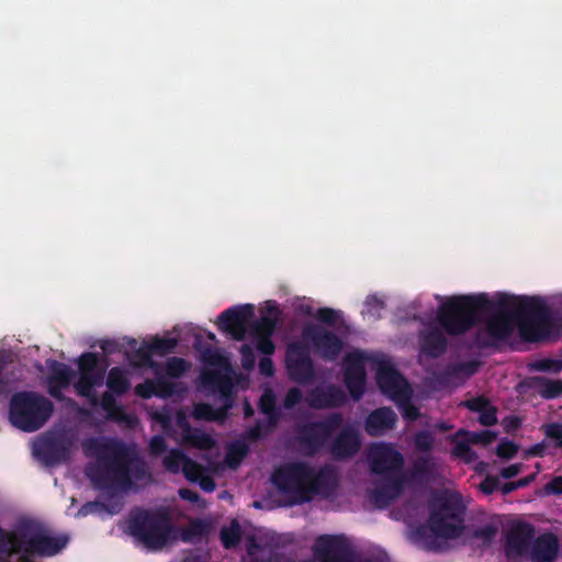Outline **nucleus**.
<instances>
[{"instance_id":"f257e3e1","label":"nucleus","mask_w":562,"mask_h":562,"mask_svg":"<svg viewBox=\"0 0 562 562\" xmlns=\"http://www.w3.org/2000/svg\"><path fill=\"white\" fill-rule=\"evenodd\" d=\"M486 317L484 328L474 336L481 349L506 341L517 324L522 340L528 342L548 338L558 325L551 308L536 296L510 297L501 294L492 300L486 293L454 295L438 307V324L449 336H461Z\"/></svg>"},{"instance_id":"e433bc0d","label":"nucleus","mask_w":562,"mask_h":562,"mask_svg":"<svg viewBox=\"0 0 562 562\" xmlns=\"http://www.w3.org/2000/svg\"><path fill=\"white\" fill-rule=\"evenodd\" d=\"M191 364L183 358L171 357L167 360L165 366L166 375L171 379H179L184 375Z\"/></svg>"},{"instance_id":"473e14b6","label":"nucleus","mask_w":562,"mask_h":562,"mask_svg":"<svg viewBox=\"0 0 562 562\" xmlns=\"http://www.w3.org/2000/svg\"><path fill=\"white\" fill-rule=\"evenodd\" d=\"M49 370L50 374L48 376V383L57 382L60 383L61 386H69L72 378V371L67 364L52 360Z\"/></svg>"},{"instance_id":"79ce46f5","label":"nucleus","mask_w":562,"mask_h":562,"mask_svg":"<svg viewBox=\"0 0 562 562\" xmlns=\"http://www.w3.org/2000/svg\"><path fill=\"white\" fill-rule=\"evenodd\" d=\"M314 317L327 326H335L341 319L342 314L340 311L331 307H319L315 312Z\"/></svg>"},{"instance_id":"774afa93","label":"nucleus","mask_w":562,"mask_h":562,"mask_svg":"<svg viewBox=\"0 0 562 562\" xmlns=\"http://www.w3.org/2000/svg\"><path fill=\"white\" fill-rule=\"evenodd\" d=\"M544 490L548 494L561 495L562 494V476H554L549 481Z\"/></svg>"},{"instance_id":"c03bdc74","label":"nucleus","mask_w":562,"mask_h":562,"mask_svg":"<svg viewBox=\"0 0 562 562\" xmlns=\"http://www.w3.org/2000/svg\"><path fill=\"white\" fill-rule=\"evenodd\" d=\"M472 442L469 441V437H465V440L457 441L454 447L452 448V454L457 458H461L467 462H471L476 458L475 452L470 447Z\"/></svg>"},{"instance_id":"e2e57ef3","label":"nucleus","mask_w":562,"mask_h":562,"mask_svg":"<svg viewBox=\"0 0 562 562\" xmlns=\"http://www.w3.org/2000/svg\"><path fill=\"white\" fill-rule=\"evenodd\" d=\"M499 487V480L496 476L487 475L480 484V490L486 494H493Z\"/></svg>"},{"instance_id":"0eeeda50","label":"nucleus","mask_w":562,"mask_h":562,"mask_svg":"<svg viewBox=\"0 0 562 562\" xmlns=\"http://www.w3.org/2000/svg\"><path fill=\"white\" fill-rule=\"evenodd\" d=\"M464 507L459 494L447 493L432 505L428 525L431 532L440 538L453 539L462 532Z\"/></svg>"},{"instance_id":"13d9d810","label":"nucleus","mask_w":562,"mask_h":562,"mask_svg":"<svg viewBox=\"0 0 562 562\" xmlns=\"http://www.w3.org/2000/svg\"><path fill=\"white\" fill-rule=\"evenodd\" d=\"M263 414L268 416V420L265 422V426L268 431L272 432L280 419V413L276 408L272 398L270 400V409L263 408Z\"/></svg>"},{"instance_id":"2f4dec72","label":"nucleus","mask_w":562,"mask_h":562,"mask_svg":"<svg viewBox=\"0 0 562 562\" xmlns=\"http://www.w3.org/2000/svg\"><path fill=\"white\" fill-rule=\"evenodd\" d=\"M131 362L135 367H146L155 370V374H157V369L160 368L159 363L153 360V352L148 342H144L138 349H136L133 355Z\"/></svg>"},{"instance_id":"6e6552de","label":"nucleus","mask_w":562,"mask_h":562,"mask_svg":"<svg viewBox=\"0 0 562 562\" xmlns=\"http://www.w3.org/2000/svg\"><path fill=\"white\" fill-rule=\"evenodd\" d=\"M201 382L205 389L217 392L224 402V405L214 408L209 403H199L194 405L193 417L200 420L221 422L227 416L228 409L233 406L234 383L229 375L216 370H205L201 373Z\"/></svg>"},{"instance_id":"052dcab7","label":"nucleus","mask_w":562,"mask_h":562,"mask_svg":"<svg viewBox=\"0 0 562 562\" xmlns=\"http://www.w3.org/2000/svg\"><path fill=\"white\" fill-rule=\"evenodd\" d=\"M491 402L484 396H476L463 402V405L472 412L481 414Z\"/></svg>"},{"instance_id":"4468645a","label":"nucleus","mask_w":562,"mask_h":562,"mask_svg":"<svg viewBox=\"0 0 562 562\" xmlns=\"http://www.w3.org/2000/svg\"><path fill=\"white\" fill-rule=\"evenodd\" d=\"M302 335L325 360L334 361L342 351V340L335 333L325 329L321 325H306L303 328Z\"/></svg>"},{"instance_id":"2eb2a0df","label":"nucleus","mask_w":562,"mask_h":562,"mask_svg":"<svg viewBox=\"0 0 562 562\" xmlns=\"http://www.w3.org/2000/svg\"><path fill=\"white\" fill-rule=\"evenodd\" d=\"M255 315L252 304H243L223 311L217 317L220 330L229 334L235 340L245 339L248 322Z\"/></svg>"},{"instance_id":"5fc2aeb1","label":"nucleus","mask_w":562,"mask_h":562,"mask_svg":"<svg viewBox=\"0 0 562 562\" xmlns=\"http://www.w3.org/2000/svg\"><path fill=\"white\" fill-rule=\"evenodd\" d=\"M532 368L541 372H559L562 369V361L553 359H542L537 361Z\"/></svg>"},{"instance_id":"20e7f679","label":"nucleus","mask_w":562,"mask_h":562,"mask_svg":"<svg viewBox=\"0 0 562 562\" xmlns=\"http://www.w3.org/2000/svg\"><path fill=\"white\" fill-rule=\"evenodd\" d=\"M53 411V403L44 395L33 391H20L10 400L9 419L14 427L33 432L46 424Z\"/></svg>"},{"instance_id":"69168bd1","label":"nucleus","mask_w":562,"mask_h":562,"mask_svg":"<svg viewBox=\"0 0 562 562\" xmlns=\"http://www.w3.org/2000/svg\"><path fill=\"white\" fill-rule=\"evenodd\" d=\"M496 533L497 528L492 524L485 525L475 530V536L486 541L492 540Z\"/></svg>"},{"instance_id":"f03ea898","label":"nucleus","mask_w":562,"mask_h":562,"mask_svg":"<svg viewBox=\"0 0 562 562\" xmlns=\"http://www.w3.org/2000/svg\"><path fill=\"white\" fill-rule=\"evenodd\" d=\"M81 446L86 457L95 459L85 469L86 476L95 490L109 494L127 492L134 481L151 479L146 462L122 440L90 437Z\"/></svg>"},{"instance_id":"f8f14e48","label":"nucleus","mask_w":562,"mask_h":562,"mask_svg":"<svg viewBox=\"0 0 562 562\" xmlns=\"http://www.w3.org/2000/svg\"><path fill=\"white\" fill-rule=\"evenodd\" d=\"M284 366L289 379L297 384L307 385L316 379V369L310 349L300 341L288 345Z\"/></svg>"},{"instance_id":"a19ab883","label":"nucleus","mask_w":562,"mask_h":562,"mask_svg":"<svg viewBox=\"0 0 562 562\" xmlns=\"http://www.w3.org/2000/svg\"><path fill=\"white\" fill-rule=\"evenodd\" d=\"M249 447L245 441H235L228 448L227 462L237 465L248 453Z\"/></svg>"},{"instance_id":"f3484780","label":"nucleus","mask_w":562,"mask_h":562,"mask_svg":"<svg viewBox=\"0 0 562 562\" xmlns=\"http://www.w3.org/2000/svg\"><path fill=\"white\" fill-rule=\"evenodd\" d=\"M364 360L360 351L350 352L345 358L344 383L353 401L361 400L366 391Z\"/></svg>"},{"instance_id":"6ab92c4d","label":"nucleus","mask_w":562,"mask_h":562,"mask_svg":"<svg viewBox=\"0 0 562 562\" xmlns=\"http://www.w3.org/2000/svg\"><path fill=\"white\" fill-rule=\"evenodd\" d=\"M445 333L448 334L440 324L439 327L427 326L422 329L418 335L420 353L429 359L441 357L448 349V339Z\"/></svg>"},{"instance_id":"864d4df0","label":"nucleus","mask_w":562,"mask_h":562,"mask_svg":"<svg viewBox=\"0 0 562 562\" xmlns=\"http://www.w3.org/2000/svg\"><path fill=\"white\" fill-rule=\"evenodd\" d=\"M241 367L245 370H250L255 367L256 357L251 346L245 344L239 349Z\"/></svg>"},{"instance_id":"f704fd0d","label":"nucleus","mask_w":562,"mask_h":562,"mask_svg":"<svg viewBox=\"0 0 562 562\" xmlns=\"http://www.w3.org/2000/svg\"><path fill=\"white\" fill-rule=\"evenodd\" d=\"M187 454L180 449H171L162 459V465L169 473L177 474L182 470Z\"/></svg>"},{"instance_id":"338daca9","label":"nucleus","mask_w":562,"mask_h":562,"mask_svg":"<svg viewBox=\"0 0 562 562\" xmlns=\"http://www.w3.org/2000/svg\"><path fill=\"white\" fill-rule=\"evenodd\" d=\"M114 395L115 394L112 392H104L102 394L100 405L105 413L110 412V409H113L117 405Z\"/></svg>"},{"instance_id":"37998d69","label":"nucleus","mask_w":562,"mask_h":562,"mask_svg":"<svg viewBox=\"0 0 562 562\" xmlns=\"http://www.w3.org/2000/svg\"><path fill=\"white\" fill-rule=\"evenodd\" d=\"M181 472L188 481L196 483L198 480L201 479V476L204 474V468L187 456Z\"/></svg>"},{"instance_id":"4be33fe9","label":"nucleus","mask_w":562,"mask_h":562,"mask_svg":"<svg viewBox=\"0 0 562 562\" xmlns=\"http://www.w3.org/2000/svg\"><path fill=\"white\" fill-rule=\"evenodd\" d=\"M346 400L345 392L334 384L325 387L316 386L308 391L305 398L307 405L314 409L340 407Z\"/></svg>"},{"instance_id":"c756f323","label":"nucleus","mask_w":562,"mask_h":562,"mask_svg":"<svg viewBox=\"0 0 562 562\" xmlns=\"http://www.w3.org/2000/svg\"><path fill=\"white\" fill-rule=\"evenodd\" d=\"M106 386L117 396L124 395L131 389L127 373L120 367H113L108 372Z\"/></svg>"},{"instance_id":"a18cd8bd","label":"nucleus","mask_w":562,"mask_h":562,"mask_svg":"<svg viewBox=\"0 0 562 562\" xmlns=\"http://www.w3.org/2000/svg\"><path fill=\"white\" fill-rule=\"evenodd\" d=\"M434 435L428 430H420L415 435L414 445L418 451L430 452L434 448Z\"/></svg>"},{"instance_id":"4c0bfd02","label":"nucleus","mask_w":562,"mask_h":562,"mask_svg":"<svg viewBox=\"0 0 562 562\" xmlns=\"http://www.w3.org/2000/svg\"><path fill=\"white\" fill-rule=\"evenodd\" d=\"M186 440L193 447L201 450H209L214 447V439L206 432L193 430L186 436Z\"/></svg>"},{"instance_id":"0e129e2a","label":"nucleus","mask_w":562,"mask_h":562,"mask_svg":"<svg viewBox=\"0 0 562 562\" xmlns=\"http://www.w3.org/2000/svg\"><path fill=\"white\" fill-rule=\"evenodd\" d=\"M258 367H259V372L262 375L268 376V378L272 376L276 372L274 364H273V361L270 358V356H265V357L260 358Z\"/></svg>"},{"instance_id":"09e8293b","label":"nucleus","mask_w":562,"mask_h":562,"mask_svg":"<svg viewBox=\"0 0 562 562\" xmlns=\"http://www.w3.org/2000/svg\"><path fill=\"white\" fill-rule=\"evenodd\" d=\"M544 435L554 441V446L562 450V425L551 423L543 426Z\"/></svg>"},{"instance_id":"bb28decb","label":"nucleus","mask_w":562,"mask_h":562,"mask_svg":"<svg viewBox=\"0 0 562 562\" xmlns=\"http://www.w3.org/2000/svg\"><path fill=\"white\" fill-rule=\"evenodd\" d=\"M336 484L337 477L334 469L324 467L316 472L315 468L312 467L311 480L308 482L310 501L317 494L328 495L335 490Z\"/></svg>"},{"instance_id":"3c124183","label":"nucleus","mask_w":562,"mask_h":562,"mask_svg":"<svg viewBox=\"0 0 562 562\" xmlns=\"http://www.w3.org/2000/svg\"><path fill=\"white\" fill-rule=\"evenodd\" d=\"M518 452V446L512 440H503L496 448V454L503 459H512Z\"/></svg>"},{"instance_id":"423d86ee","label":"nucleus","mask_w":562,"mask_h":562,"mask_svg":"<svg viewBox=\"0 0 562 562\" xmlns=\"http://www.w3.org/2000/svg\"><path fill=\"white\" fill-rule=\"evenodd\" d=\"M311 474L310 463L292 461L278 467L271 474V482L281 494L289 497L291 505H301L310 502Z\"/></svg>"},{"instance_id":"a878e982","label":"nucleus","mask_w":562,"mask_h":562,"mask_svg":"<svg viewBox=\"0 0 562 562\" xmlns=\"http://www.w3.org/2000/svg\"><path fill=\"white\" fill-rule=\"evenodd\" d=\"M559 550V541L552 532H546L537 537L531 546L530 557L532 562H553Z\"/></svg>"},{"instance_id":"412c9836","label":"nucleus","mask_w":562,"mask_h":562,"mask_svg":"<svg viewBox=\"0 0 562 562\" xmlns=\"http://www.w3.org/2000/svg\"><path fill=\"white\" fill-rule=\"evenodd\" d=\"M360 448L361 439L358 430L347 425L334 439L329 451L335 460H346L356 456Z\"/></svg>"},{"instance_id":"dca6fc26","label":"nucleus","mask_w":562,"mask_h":562,"mask_svg":"<svg viewBox=\"0 0 562 562\" xmlns=\"http://www.w3.org/2000/svg\"><path fill=\"white\" fill-rule=\"evenodd\" d=\"M314 554L321 562H352L353 551L344 536H319Z\"/></svg>"},{"instance_id":"58836bf2","label":"nucleus","mask_w":562,"mask_h":562,"mask_svg":"<svg viewBox=\"0 0 562 562\" xmlns=\"http://www.w3.org/2000/svg\"><path fill=\"white\" fill-rule=\"evenodd\" d=\"M457 436H464L469 437V441H471L473 445H490L496 439V434L491 430H482L479 432L475 431H467L463 429H460L457 432Z\"/></svg>"},{"instance_id":"7ed1b4c3","label":"nucleus","mask_w":562,"mask_h":562,"mask_svg":"<svg viewBox=\"0 0 562 562\" xmlns=\"http://www.w3.org/2000/svg\"><path fill=\"white\" fill-rule=\"evenodd\" d=\"M68 543L66 536H50L47 529L35 520H22L12 531L0 527V562H10L14 554L21 562H32V558L53 557Z\"/></svg>"},{"instance_id":"49530a36","label":"nucleus","mask_w":562,"mask_h":562,"mask_svg":"<svg viewBox=\"0 0 562 562\" xmlns=\"http://www.w3.org/2000/svg\"><path fill=\"white\" fill-rule=\"evenodd\" d=\"M270 431L265 426L263 420H257L252 427L247 429L244 434V439L250 442H257L263 438H266Z\"/></svg>"},{"instance_id":"680f3d73","label":"nucleus","mask_w":562,"mask_h":562,"mask_svg":"<svg viewBox=\"0 0 562 562\" xmlns=\"http://www.w3.org/2000/svg\"><path fill=\"white\" fill-rule=\"evenodd\" d=\"M402 404V415L408 422H415L420 416L419 408L413 405L409 400L401 401Z\"/></svg>"},{"instance_id":"a211bd4d","label":"nucleus","mask_w":562,"mask_h":562,"mask_svg":"<svg viewBox=\"0 0 562 562\" xmlns=\"http://www.w3.org/2000/svg\"><path fill=\"white\" fill-rule=\"evenodd\" d=\"M72 440L63 434L45 436L36 448V454L47 465L68 462L71 454Z\"/></svg>"},{"instance_id":"9d476101","label":"nucleus","mask_w":562,"mask_h":562,"mask_svg":"<svg viewBox=\"0 0 562 562\" xmlns=\"http://www.w3.org/2000/svg\"><path fill=\"white\" fill-rule=\"evenodd\" d=\"M108 369V362L104 359L101 362V356L97 352H83L78 358L79 378L74 386L78 395L88 398L91 404L99 403L94 387L104 383Z\"/></svg>"},{"instance_id":"ea45409f","label":"nucleus","mask_w":562,"mask_h":562,"mask_svg":"<svg viewBox=\"0 0 562 562\" xmlns=\"http://www.w3.org/2000/svg\"><path fill=\"white\" fill-rule=\"evenodd\" d=\"M178 385V383L171 382L157 373L155 379V394L157 397L168 398L177 393Z\"/></svg>"},{"instance_id":"39448f33","label":"nucleus","mask_w":562,"mask_h":562,"mask_svg":"<svg viewBox=\"0 0 562 562\" xmlns=\"http://www.w3.org/2000/svg\"><path fill=\"white\" fill-rule=\"evenodd\" d=\"M131 535L149 550H160L171 539L172 525L167 513L140 510L128 524Z\"/></svg>"},{"instance_id":"603ef678","label":"nucleus","mask_w":562,"mask_h":562,"mask_svg":"<svg viewBox=\"0 0 562 562\" xmlns=\"http://www.w3.org/2000/svg\"><path fill=\"white\" fill-rule=\"evenodd\" d=\"M135 394L144 400L156 396L155 380L146 379L143 383L135 386Z\"/></svg>"},{"instance_id":"c9c22d12","label":"nucleus","mask_w":562,"mask_h":562,"mask_svg":"<svg viewBox=\"0 0 562 562\" xmlns=\"http://www.w3.org/2000/svg\"><path fill=\"white\" fill-rule=\"evenodd\" d=\"M148 345L150 347L153 356L164 357L172 353L176 350L178 346V339L155 337L150 342H148Z\"/></svg>"},{"instance_id":"5701e85b","label":"nucleus","mask_w":562,"mask_h":562,"mask_svg":"<svg viewBox=\"0 0 562 562\" xmlns=\"http://www.w3.org/2000/svg\"><path fill=\"white\" fill-rule=\"evenodd\" d=\"M406 482L400 477L383 479V482L376 484L375 488L369 493V501L376 508L384 509L401 496Z\"/></svg>"},{"instance_id":"9b49d317","label":"nucleus","mask_w":562,"mask_h":562,"mask_svg":"<svg viewBox=\"0 0 562 562\" xmlns=\"http://www.w3.org/2000/svg\"><path fill=\"white\" fill-rule=\"evenodd\" d=\"M370 471L382 479L400 477L407 481L404 472V457L392 445L385 442L373 443L368 451Z\"/></svg>"},{"instance_id":"7c9ffc66","label":"nucleus","mask_w":562,"mask_h":562,"mask_svg":"<svg viewBox=\"0 0 562 562\" xmlns=\"http://www.w3.org/2000/svg\"><path fill=\"white\" fill-rule=\"evenodd\" d=\"M434 462L430 456H420L413 462L411 469V477L414 481H423L429 479L432 473Z\"/></svg>"},{"instance_id":"4d7b16f0","label":"nucleus","mask_w":562,"mask_h":562,"mask_svg":"<svg viewBox=\"0 0 562 562\" xmlns=\"http://www.w3.org/2000/svg\"><path fill=\"white\" fill-rule=\"evenodd\" d=\"M256 341V349L265 356L273 355L276 350V345L272 341L271 337H254Z\"/></svg>"},{"instance_id":"ddd939ff","label":"nucleus","mask_w":562,"mask_h":562,"mask_svg":"<svg viewBox=\"0 0 562 562\" xmlns=\"http://www.w3.org/2000/svg\"><path fill=\"white\" fill-rule=\"evenodd\" d=\"M376 384L381 392L394 402L408 401L412 387L403 374L389 361H379Z\"/></svg>"},{"instance_id":"8fccbe9b","label":"nucleus","mask_w":562,"mask_h":562,"mask_svg":"<svg viewBox=\"0 0 562 562\" xmlns=\"http://www.w3.org/2000/svg\"><path fill=\"white\" fill-rule=\"evenodd\" d=\"M303 401L302 391L294 386L288 390L284 398H283V407L285 409H293L296 405H299Z\"/></svg>"},{"instance_id":"de8ad7c7","label":"nucleus","mask_w":562,"mask_h":562,"mask_svg":"<svg viewBox=\"0 0 562 562\" xmlns=\"http://www.w3.org/2000/svg\"><path fill=\"white\" fill-rule=\"evenodd\" d=\"M364 305L366 313L374 317H380V312L385 307L384 301L375 294L368 295Z\"/></svg>"},{"instance_id":"c85d7f7f","label":"nucleus","mask_w":562,"mask_h":562,"mask_svg":"<svg viewBox=\"0 0 562 562\" xmlns=\"http://www.w3.org/2000/svg\"><path fill=\"white\" fill-rule=\"evenodd\" d=\"M479 367L480 362L476 360L448 364L440 373V380L450 382L459 378H470L477 372Z\"/></svg>"},{"instance_id":"1a4fd4ad","label":"nucleus","mask_w":562,"mask_h":562,"mask_svg":"<svg viewBox=\"0 0 562 562\" xmlns=\"http://www.w3.org/2000/svg\"><path fill=\"white\" fill-rule=\"evenodd\" d=\"M342 422L340 413H331L322 420L297 425L295 440L306 454L313 456L341 427Z\"/></svg>"},{"instance_id":"bf43d9fd","label":"nucleus","mask_w":562,"mask_h":562,"mask_svg":"<svg viewBox=\"0 0 562 562\" xmlns=\"http://www.w3.org/2000/svg\"><path fill=\"white\" fill-rule=\"evenodd\" d=\"M479 422L483 426H493L497 423V409L490 404L481 414H479Z\"/></svg>"},{"instance_id":"cd10ccee","label":"nucleus","mask_w":562,"mask_h":562,"mask_svg":"<svg viewBox=\"0 0 562 562\" xmlns=\"http://www.w3.org/2000/svg\"><path fill=\"white\" fill-rule=\"evenodd\" d=\"M530 386L544 400H554L562 396V380L536 375L530 379Z\"/></svg>"},{"instance_id":"b1692460","label":"nucleus","mask_w":562,"mask_h":562,"mask_svg":"<svg viewBox=\"0 0 562 562\" xmlns=\"http://www.w3.org/2000/svg\"><path fill=\"white\" fill-rule=\"evenodd\" d=\"M397 415L391 407H380L372 411L366 418L364 430L371 437H378L393 429Z\"/></svg>"},{"instance_id":"6e6d98bb","label":"nucleus","mask_w":562,"mask_h":562,"mask_svg":"<svg viewBox=\"0 0 562 562\" xmlns=\"http://www.w3.org/2000/svg\"><path fill=\"white\" fill-rule=\"evenodd\" d=\"M148 448L150 456L159 457L167 450L166 439L161 435H155L151 437Z\"/></svg>"},{"instance_id":"72a5a7b5","label":"nucleus","mask_w":562,"mask_h":562,"mask_svg":"<svg viewBox=\"0 0 562 562\" xmlns=\"http://www.w3.org/2000/svg\"><path fill=\"white\" fill-rule=\"evenodd\" d=\"M222 544L225 549H233L238 546L241 539V529L237 521L229 527H223L220 532Z\"/></svg>"},{"instance_id":"aec40b11","label":"nucleus","mask_w":562,"mask_h":562,"mask_svg":"<svg viewBox=\"0 0 562 562\" xmlns=\"http://www.w3.org/2000/svg\"><path fill=\"white\" fill-rule=\"evenodd\" d=\"M535 538V528L529 522H517L513 525L506 535L507 557H521L528 552Z\"/></svg>"},{"instance_id":"393cba45","label":"nucleus","mask_w":562,"mask_h":562,"mask_svg":"<svg viewBox=\"0 0 562 562\" xmlns=\"http://www.w3.org/2000/svg\"><path fill=\"white\" fill-rule=\"evenodd\" d=\"M268 315L261 316L252 322L250 326L251 337H272L276 331L277 324L281 317V310L277 302L268 301L266 305Z\"/></svg>"}]
</instances>
